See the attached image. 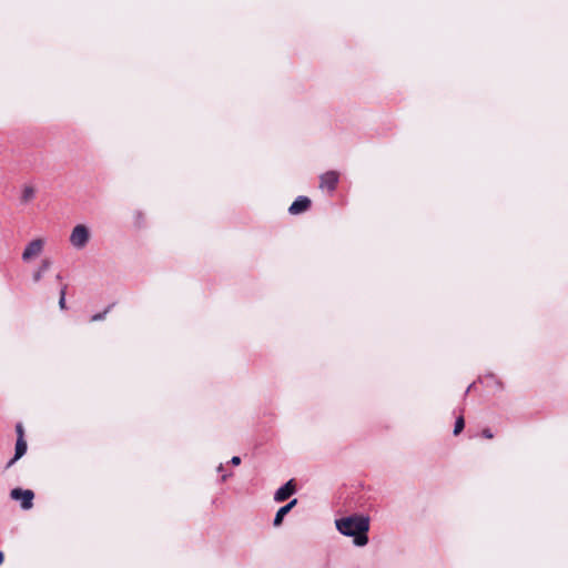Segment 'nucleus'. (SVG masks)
<instances>
[{"label": "nucleus", "instance_id": "obj_1", "mask_svg": "<svg viewBox=\"0 0 568 568\" xmlns=\"http://www.w3.org/2000/svg\"><path fill=\"white\" fill-rule=\"evenodd\" d=\"M336 529L344 536L353 537L357 547L368 542L369 518L363 515H352L335 520Z\"/></svg>", "mask_w": 568, "mask_h": 568}, {"label": "nucleus", "instance_id": "obj_2", "mask_svg": "<svg viewBox=\"0 0 568 568\" xmlns=\"http://www.w3.org/2000/svg\"><path fill=\"white\" fill-rule=\"evenodd\" d=\"M91 240V230L85 224H77L69 236L70 245L78 251L83 250Z\"/></svg>", "mask_w": 568, "mask_h": 568}, {"label": "nucleus", "instance_id": "obj_3", "mask_svg": "<svg viewBox=\"0 0 568 568\" xmlns=\"http://www.w3.org/2000/svg\"><path fill=\"white\" fill-rule=\"evenodd\" d=\"M10 496L12 499L20 501L21 508L24 510L30 509L33 505L34 494L30 489L14 488L11 490Z\"/></svg>", "mask_w": 568, "mask_h": 568}, {"label": "nucleus", "instance_id": "obj_4", "mask_svg": "<svg viewBox=\"0 0 568 568\" xmlns=\"http://www.w3.org/2000/svg\"><path fill=\"white\" fill-rule=\"evenodd\" d=\"M44 247V241L42 239L32 240L24 248L22 253V260L29 262L32 258L39 256Z\"/></svg>", "mask_w": 568, "mask_h": 568}, {"label": "nucleus", "instance_id": "obj_5", "mask_svg": "<svg viewBox=\"0 0 568 568\" xmlns=\"http://www.w3.org/2000/svg\"><path fill=\"white\" fill-rule=\"evenodd\" d=\"M338 173L335 171H328L321 175L320 187L322 190L334 191L338 183Z\"/></svg>", "mask_w": 568, "mask_h": 568}, {"label": "nucleus", "instance_id": "obj_6", "mask_svg": "<svg viewBox=\"0 0 568 568\" xmlns=\"http://www.w3.org/2000/svg\"><path fill=\"white\" fill-rule=\"evenodd\" d=\"M295 493V485L293 479L288 480L282 487H280L274 494V500L282 503L291 497Z\"/></svg>", "mask_w": 568, "mask_h": 568}, {"label": "nucleus", "instance_id": "obj_7", "mask_svg": "<svg viewBox=\"0 0 568 568\" xmlns=\"http://www.w3.org/2000/svg\"><path fill=\"white\" fill-rule=\"evenodd\" d=\"M311 205V200L306 196H298L288 207V212L293 215L305 212Z\"/></svg>", "mask_w": 568, "mask_h": 568}, {"label": "nucleus", "instance_id": "obj_8", "mask_svg": "<svg viewBox=\"0 0 568 568\" xmlns=\"http://www.w3.org/2000/svg\"><path fill=\"white\" fill-rule=\"evenodd\" d=\"M27 452V443L24 438H17L16 453L13 458L7 464V468H10L18 459H20Z\"/></svg>", "mask_w": 568, "mask_h": 568}, {"label": "nucleus", "instance_id": "obj_9", "mask_svg": "<svg viewBox=\"0 0 568 568\" xmlns=\"http://www.w3.org/2000/svg\"><path fill=\"white\" fill-rule=\"evenodd\" d=\"M297 504V499H292L288 504H286L285 506L281 507L276 515H275V518H274V521H273V525L275 527H278L282 521H283V518L285 515H287L290 513V510Z\"/></svg>", "mask_w": 568, "mask_h": 568}, {"label": "nucleus", "instance_id": "obj_10", "mask_svg": "<svg viewBox=\"0 0 568 568\" xmlns=\"http://www.w3.org/2000/svg\"><path fill=\"white\" fill-rule=\"evenodd\" d=\"M52 262L50 258H43L41 261L40 266L33 272V281L36 283L40 282L43 277V274L51 267Z\"/></svg>", "mask_w": 568, "mask_h": 568}, {"label": "nucleus", "instance_id": "obj_11", "mask_svg": "<svg viewBox=\"0 0 568 568\" xmlns=\"http://www.w3.org/2000/svg\"><path fill=\"white\" fill-rule=\"evenodd\" d=\"M34 196V189L32 186H26L22 191V200L28 202Z\"/></svg>", "mask_w": 568, "mask_h": 568}, {"label": "nucleus", "instance_id": "obj_12", "mask_svg": "<svg viewBox=\"0 0 568 568\" xmlns=\"http://www.w3.org/2000/svg\"><path fill=\"white\" fill-rule=\"evenodd\" d=\"M465 423L464 418L460 416L457 418L454 427V435H458L464 429Z\"/></svg>", "mask_w": 568, "mask_h": 568}, {"label": "nucleus", "instance_id": "obj_13", "mask_svg": "<svg viewBox=\"0 0 568 568\" xmlns=\"http://www.w3.org/2000/svg\"><path fill=\"white\" fill-rule=\"evenodd\" d=\"M65 294H67V286H62L60 291V298H59V306L61 310L65 308Z\"/></svg>", "mask_w": 568, "mask_h": 568}, {"label": "nucleus", "instance_id": "obj_14", "mask_svg": "<svg viewBox=\"0 0 568 568\" xmlns=\"http://www.w3.org/2000/svg\"><path fill=\"white\" fill-rule=\"evenodd\" d=\"M108 311H104L103 313H98L91 317V322L101 321L104 318Z\"/></svg>", "mask_w": 568, "mask_h": 568}, {"label": "nucleus", "instance_id": "obj_15", "mask_svg": "<svg viewBox=\"0 0 568 568\" xmlns=\"http://www.w3.org/2000/svg\"><path fill=\"white\" fill-rule=\"evenodd\" d=\"M16 430H17V434H18V438H23L24 432H23V426L21 424H18L16 426Z\"/></svg>", "mask_w": 568, "mask_h": 568}, {"label": "nucleus", "instance_id": "obj_16", "mask_svg": "<svg viewBox=\"0 0 568 568\" xmlns=\"http://www.w3.org/2000/svg\"><path fill=\"white\" fill-rule=\"evenodd\" d=\"M231 464L234 465V466H237L241 464V458L239 456H233L231 458Z\"/></svg>", "mask_w": 568, "mask_h": 568}, {"label": "nucleus", "instance_id": "obj_17", "mask_svg": "<svg viewBox=\"0 0 568 568\" xmlns=\"http://www.w3.org/2000/svg\"><path fill=\"white\" fill-rule=\"evenodd\" d=\"M483 435H484L486 438H489V439H490V438H493V434L490 433V430H489V429H485V430L483 432Z\"/></svg>", "mask_w": 568, "mask_h": 568}, {"label": "nucleus", "instance_id": "obj_18", "mask_svg": "<svg viewBox=\"0 0 568 568\" xmlns=\"http://www.w3.org/2000/svg\"><path fill=\"white\" fill-rule=\"evenodd\" d=\"M3 559H4L3 554H2V551H0V565L3 562Z\"/></svg>", "mask_w": 568, "mask_h": 568}, {"label": "nucleus", "instance_id": "obj_19", "mask_svg": "<svg viewBox=\"0 0 568 568\" xmlns=\"http://www.w3.org/2000/svg\"><path fill=\"white\" fill-rule=\"evenodd\" d=\"M217 471H223V465L222 464L217 467Z\"/></svg>", "mask_w": 568, "mask_h": 568}, {"label": "nucleus", "instance_id": "obj_20", "mask_svg": "<svg viewBox=\"0 0 568 568\" xmlns=\"http://www.w3.org/2000/svg\"><path fill=\"white\" fill-rule=\"evenodd\" d=\"M226 478H227V475H223V476H222V480H223V481H224V480H226Z\"/></svg>", "mask_w": 568, "mask_h": 568}]
</instances>
